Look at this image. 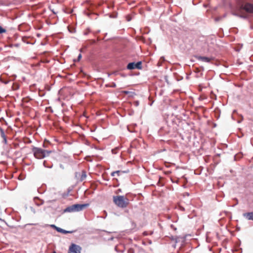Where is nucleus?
I'll return each instance as SVG.
<instances>
[{
  "label": "nucleus",
  "mask_w": 253,
  "mask_h": 253,
  "mask_svg": "<svg viewBox=\"0 0 253 253\" xmlns=\"http://www.w3.org/2000/svg\"><path fill=\"white\" fill-rule=\"evenodd\" d=\"M134 103H135V106H138V105H139V102H138V101H135V102H134Z\"/></svg>",
  "instance_id": "15"
},
{
  "label": "nucleus",
  "mask_w": 253,
  "mask_h": 253,
  "mask_svg": "<svg viewBox=\"0 0 253 253\" xmlns=\"http://www.w3.org/2000/svg\"><path fill=\"white\" fill-rule=\"evenodd\" d=\"M116 84L115 83H113L111 86L113 87H116Z\"/></svg>",
  "instance_id": "17"
},
{
  "label": "nucleus",
  "mask_w": 253,
  "mask_h": 253,
  "mask_svg": "<svg viewBox=\"0 0 253 253\" xmlns=\"http://www.w3.org/2000/svg\"><path fill=\"white\" fill-rule=\"evenodd\" d=\"M233 14H234V15H236V16H238V15H237V14H235V13H234Z\"/></svg>",
  "instance_id": "18"
},
{
  "label": "nucleus",
  "mask_w": 253,
  "mask_h": 253,
  "mask_svg": "<svg viewBox=\"0 0 253 253\" xmlns=\"http://www.w3.org/2000/svg\"><path fill=\"white\" fill-rule=\"evenodd\" d=\"M89 206L88 204H75L66 208L64 210L65 212H77L83 210Z\"/></svg>",
  "instance_id": "2"
},
{
  "label": "nucleus",
  "mask_w": 253,
  "mask_h": 253,
  "mask_svg": "<svg viewBox=\"0 0 253 253\" xmlns=\"http://www.w3.org/2000/svg\"><path fill=\"white\" fill-rule=\"evenodd\" d=\"M81 58H82V54L80 53V54H79V55L78 56V59L77 61H80V60L81 59Z\"/></svg>",
  "instance_id": "14"
},
{
  "label": "nucleus",
  "mask_w": 253,
  "mask_h": 253,
  "mask_svg": "<svg viewBox=\"0 0 253 253\" xmlns=\"http://www.w3.org/2000/svg\"><path fill=\"white\" fill-rule=\"evenodd\" d=\"M1 219L0 218V220H1Z\"/></svg>",
  "instance_id": "22"
},
{
  "label": "nucleus",
  "mask_w": 253,
  "mask_h": 253,
  "mask_svg": "<svg viewBox=\"0 0 253 253\" xmlns=\"http://www.w3.org/2000/svg\"><path fill=\"white\" fill-rule=\"evenodd\" d=\"M0 135H1V137L3 138V142L5 143V144H6L7 143V140H6V136L4 134V131L0 127Z\"/></svg>",
  "instance_id": "8"
},
{
  "label": "nucleus",
  "mask_w": 253,
  "mask_h": 253,
  "mask_svg": "<svg viewBox=\"0 0 253 253\" xmlns=\"http://www.w3.org/2000/svg\"><path fill=\"white\" fill-rule=\"evenodd\" d=\"M51 226L54 227L56 230V228H58V227L56 226L55 225H51Z\"/></svg>",
  "instance_id": "16"
},
{
  "label": "nucleus",
  "mask_w": 253,
  "mask_h": 253,
  "mask_svg": "<svg viewBox=\"0 0 253 253\" xmlns=\"http://www.w3.org/2000/svg\"><path fill=\"white\" fill-rule=\"evenodd\" d=\"M198 59L205 62H209L211 60L210 58L205 56H199Z\"/></svg>",
  "instance_id": "9"
},
{
  "label": "nucleus",
  "mask_w": 253,
  "mask_h": 253,
  "mask_svg": "<svg viewBox=\"0 0 253 253\" xmlns=\"http://www.w3.org/2000/svg\"><path fill=\"white\" fill-rule=\"evenodd\" d=\"M142 62L139 61L136 63L134 62H131L128 64L127 69L129 70H132L134 69H141L142 68Z\"/></svg>",
  "instance_id": "4"
},
{
  "label": "nucleus",
  "mask_w": 253,
  "mask_h": 253,
  "mask_svg": "<svg viewBox=\"0 0 253 253\" xmlns=\"http://www.w3.org/2000/svg\"><path fill=\"white\" fill-rule=\"evenodd\" d=\"M113 202L119 207L124 208L128 204V200L124 196H116L113 197Z\"/></svg>",
  "instance_id": "1"
},
{
  "label": "nucleus",
  "mask_w": 253,
  "mask_h": 253,
  "mask_svg": "<svg viewBox=\"0 0 253 253\" xmlns=\"http://www.w3.org/2000/svg\"><path fill=\"white\" fill-rule=\"evenodd\" d=\"M243 9L247 12L253 13V4L247 3L243 7Z\"/></svg>",
  "instance_id": "6"
},
{
  "label": "nucleus",
  "mask_w": 253,
  "mask_h": 253,
  "mask_svg": "<svg viewBox=\"0 0 253 253\" xmlns=\"http://www.w3.org/2000/svg\"><path fill=\"white\" fill-rule=\"evenodd\" d=\"M35 157L37 159H43L47 156L51 152L49 151L43 150L40 148L34 147L32 149Z\"/></svg>",
  "instance_id": "3"
},
{
  "label": "nucleus",
  "mask_w": 253,
  "mask_h": 253,
  "mask_svg": "<svg viewBox=\"0 0 253 253\" xmlns=\"http://www.w3.org/2000/svg\"><path fill=\"white\" fill-rule=\"evenodd\" d=\"M243 216L248 220H253V212L244 213Z\"/></svg>",
  "instance_id": "7"
},
{
  "label": "nucleus",
  "mask_w": 253,
  "mask_h": 253,
  "mask_svg": "<svg viewBox=\"0 0 253 253\" xmlns=\"http://www.w3.org/2000/svg\"><path fill=\"white\" fill-rule=\"evenodd\" d=\"M30 225H35L36 224H33V223H32V224H29Z\"/></svg>",
  "instance_id": "19"
},
{
  "label": "nucleus",
  "mask_w": 253,
  "mask_h": 253,
  "mask_svg": "<svg viewBox=\"0 0 253 253\" xmlns=\"http://www.w3.org/2000/svg\"><path fill=\"white\" fill-rule=\"evenodd\" d=\"M125 92L126 93H128V92H127V91H125Z\"/></svg>",
  "instance_id": "20"
},
{
  "label": "nucleus",
  "mask_w": 253,
  "mask_h": 253,
  "mask_svg": "<svg viewBox=\"0 0 253 253\" xmlns=\"http://www.w3.org/2000/svg\"><path fill=\"white\" fill-rule=\"evenodd\" d=\"M81 248L75 244H72L69 249V253H81Z\"/></svg>",
  "instance_id": "5"
},
{
  "label": "nucleus",
  "mask_w": 253,
  "mask_h": 253,
  "mask_svg": "<svg viewBox=\"0 0 253 253\" xmlns=\"http://www.w3.org/2000/svg\"><path fill=\"white\" fill-rule=\"evenodd\" d=\"M86 177V173L85 171H83L81 176V180H84Z\"/></svg>",
  "instance_id": "12"
},
{
  "label": "nucleus",
  "mask_w": 253,
  "mask_h": 253,
  "mask_svg": "<svg viewBox=\"0 0 253 253\" xmlns=\"http://www.w3.org/2000/svg\"><path fill=\"white\" fill-rule=\"evenodd\" d=\"M53 253H56L55 252H53Z\"/></svg>",
  "instance_id": "21"
},
{
  "label": "nucleus",
  "mask_w": 253,
  "mask_h": 253,
  "mask_svg": "<svg viewBox=\"0 0 253 253\" xmlns=\"http://www.w3.org/2000/svg\"><path fill=\"white\" fill-rule=\"evenodd\" d=\"M6 32V30L2 28L1 26H0V34H2L3 33H5Z\"/></svg>",
  "instance_id": "13"
},
{
  "label": "nucleus",
  "mask_w": 253,
  "mask_h": 253,
  "mask_svg": "<svg viewBox=\"0 0 253 253\" xmlns=\"http://www.w3.org/2000/svg\"><path fill=\"white\" fill-rule=\"evenodd\" d=\"M124 172H125V171H124L117 170V171H113V172H112L111 175L113 176H114L116 174L119 175L120 173H124Z\"/></svg>",
  "instance_id": "11"
},
{
  "label": "nucleus",
  "mask_w": 253,
  "mask_h": 253,
  "mask_svg": "<svg viewBox=\"0 0 253 253\" xmlns=\"http://www.w3.org/2000/svg\"><path fill=\"white\" fill-rule=\"evenodd\" d=\"M56 230L60 233H62L64 234L71 233L73 232V231H67V230H64L60 227L56 228Z\"/></svg>",
  "instance_id": "10"
}]
</instances>
